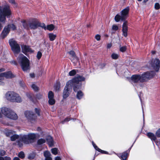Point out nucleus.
Wrapping results in <instances>:
<instances>
[{
  "label": "nucleus",
  "mask_w": 160,
  "mask_h": 160,
  "mask_svg": "<svg viewBox=\"0 0 160 160\" xmlns=\"http://www.w3.org/2000/svg\"><path fill=\"white\" fill-rule=\"evenodd\" d=\"M85 79V78L84 77L78 76L68 81L64 89L63 98H66L69 96L71 92L72 87H73V89L75 92L77 91L81 87V83L80 82L84 81Z\"/></svg>",
  "instance_id": "f257e3e1"
},
{
  "label": "nucleus",
  "mask_w": 160,
  "mask_h": 160,
  "mask_svg": "<svg viewBox=\"0 0 160 160\" xmlns=\"http://www.w3.org/2000/svg\"><path fill=\"white\" fill-rule=\"evenodd\" d=\"M155 74V72L153 71L147 72L141 75H133L131 77V79L135 83L144 82L153 78Z\"/></svg>",
  "instance_id": "f03ea898"
},
{
  "label": "nucleus",
  "mask_w": 160,
  "mask_h": 160,
  "mask_svg": "<svg viewBox=\"0 0 160 160\" xmlns=\"http://www.w3.org/2000/svg\"><path fill=\"white\" fill-rule=\"evenodd\" d=\"M11 14V11L8 5H6L2 7L0 6V22H4L6 20V17H10ZM2 26L0 23V31Z\"/></svg>",
  "instance_id": "7ed1b4c3"
},
{
  "label": "nucleus",
  "mask_w": 160,
  "mask_h": 160,
  "mask_svg": "<svg viewBox=\"0 0 160 160\" xmlns=\"http://www.w3.org/2000/svg\"><path fill=\"white\" fill-rule=\"evenodd\" d=\"M5 97L8 101L12 102L21 103L22 101L19 94L12 91L7 92L5 94Z\"/></svg>",
  "instance_id": "20e7f679"
},
{
  "label": "nucleus",
  "mask_w": 160,
  "mask_h": 160,
  "mask_svg": "<svg viewBox=\"0 0 160 160\" xmlns=\"http://www.w3.org/2000/svg\"><path fill=\"white\" fill-rule=\"evenodd\" d=\"M17 59L23 71H26L29 69V61L26 57L22 54H20Z\"/></svg>",
  "instance_id": "39448f33"
},
{
  "label": "nucleus",
  "mask_w": 160,
  "mask_h": 160,
  "mask_svg": "<svg viewBox=\"0 0 160 160\" xmlns=\"http://www.w3.org/2000/svg\"><path fill=\"white\" fill-rule=\"evenodd\" d=\"M39 135L38 134L30 133L27 135L21 136L19 138L21 141L26 144H28L32 142L35 139L39 138Z\"/></svg>",
  "instance_id": "423d86ee"
},
{
  "label": "nucleus",
  "mask_w": 160,
  "mask_h": 160,
  "mask_svg": "<svg viewBox=\"0 0 160 160\" xmlns=\"http://www.w3.org/2000/svg\"><path fill=\"white\" fill-rule=\"evenodd\" d=\"M2 113L6 117L13 120H16L18 118L17 114L9 108L3 107L1 108Z\"/></svg>",
  "instance_id": "0eeeda50"
},
{
  "label": "nucleus",
  "mask_w": 160,
  "mask_h": 160,
  "mask_svg": "<svg viewBox=\"0 0 160 160\" xmlns=\"http://www.w3.org/2000/svg\"><path fill=\"white\" fill-rule=\"evenodd\" d=\"M24 115L28 122L30 123H34L37 121V116L31 111H26L24 112Z\"/></svg>",
  "instance_id": "6e6552de"
},
{
  "label": "nucleus",
  "mask_w": 160,
  "mask_h": 160,
  "mask_svg": "<svg viewBox=\"0 0 160 160\" xmlns=\"http://www.w3.org/2000/svg\"><path fill=\"white\" fill-rule=\"evenodd\" d=\"M9 43L11 47L12 50L15 54H18L20 51V48L19 45L12 39L9 40Z\"/></svg>",
  "instance_id": "1a4fd4ad"
},
{
  "label": "nucleus",
  "mask_w": 160,
  "mask_h": 160,
  "mask_svg": "<svg viewBox=\"0 0 160 160\" xmlns=\"http://www.w3.org/2000/svg\"><path fill=\"white\" fill-rule=\"evenodd\" d=\"M14 77L11 71H8L0 74V85H3L5 83L4 82V78H11Z\"/></svg>",
  "instance_id": "9d476101"
},
{
  "label": "nucleus",
  "mask_w": 160,
  "mask_h": 160,
  "mask_svg": "<svg viewBox=\"0 0 160 160\" xmlns=\"http://www.w3.org/2000/svg\"><path fill=\"white\" fill-rule=\"evenodd\" d=\"M152 69L156 72L158 71L160 67V61L159 59H155L152 61L151 64Z\"/></svg>",
  "instance_id": "9b49d317"
},
{
  "label": "nucleus",
  "mask_w": 160,
  "mask_h": 160,
  "mask_svg": "<svg viewBox=\"0 0 160 160\" xmlns=\"http://www.w3.org/2000/svg\"><path fill=\"white\" fill-rule=\"evenodd\" d=\"M129 8L128 7H126L121 11V20L122 21H124L126 19L128 16L129 12Z\"/></svg>",
  "instance_id": "f8f14e48"
},
{
  "label": "nucleus",
  "mask_w": 160,
  "mask_h": 160,
  "mask_svg": "<svg viewBox=\"0 0 160 160\" xmlns=\"http://www.w3.org/2000/svg\"><path fill=\"white\" fill-rule=\"evenodd\" d=\"M29 27L31 29H35L39 26V21L36 19H33L28 23Z\"/></svg>",
  "instance_id": "ddd939ff"
},
{
  "label": "nucleus",
  "mask_w": 160,
  "mask_h": 160,
  "mask_svg": "<svg viewBox=\"0 0 160 160\" xmlns=\"http://www.w3.org/2000/svg\"><path fill=\"white\" fill-rule=\"evenodd\" d=\"M22 52L25 54L27 55L26 53L27 52H29L30 53H32L33 52V51L28 46L25 45H22L21 46Z\"/></svg>",
  "instance_id": "4468645a"
},
{
  "label": "nucleus",
  "mask_w": 160,
  "mask_h": 160,
  "mask_svg": "<svg viewBox=\"0 0 160 160\" xmlns=\"http://www.w3.org/2000/svg\"><path fill=\"white\" fill-rule=\"evenodd\" d=\"M147 135L148 137L150 138L152 140H153L156 143V144L158 146V142L157 140V137L156 135H155L154 133L149 132L147 133Z\"/></svg>",
  "instance_id": "2eb2a0df"
},
{
  "label": "nucleus",
  "mask_w": 160,
  "mask_h": 160,
  "mask_svg": "<svg viewBox=\"0 0 160 160\" xmlns=\"http://www.w3.org/2000/svg\"><path fill=\"white\" fill-rule=\"evenodd\" d=\"M10 31V29L8 28L7 26L5 27L1 34V38L3 39L8 34Z\"/></svg>",
  "instance_id": "dca6fc26"
},
{
  "label": "nucleus",
  "mask_w": 160,
  "mask_h": 160,
  "mask_svg": "<svg viewBox=\"0 0 160 160\" xmlns=\"http://www.w3.org/2000/svg\"><path fill=\"white\" fill-rule=\"evenodd\" d=\"M128 28L127 22V21H125L122 25V28L123 35L125 37H126L127 36Z\"/></svg>",
  "instance_id": "f3484780"
},
{
  "label": "nucleus",
  "mask_w": 160,
  "mask_h": 160,
  "mask_svg": "<svg viewBox=\"0 0 160 160\" xmlns=\"http://www.w3.org/2000/svg\"><path fill=\"white\" fill-rule=\"evenodd\" d=\"M46 140L48 144L50 147H52L54 146V141L51 136H47Z\"/></svg>",
  "instance_id": "a211bd4d"
},
{
  "label": "nucleus",
  "mask_w": 160,
  "mask_h": 160,
  "mask_svg": "<svg viewBox=\"0 0 160 160\" xmlns=\"http://www.w3.org/2000/svg\"><path fill=\"white\" fill-rule=\"evenodd\" d=\"M44 155L45 158V160H52V158L51 157V155L49 151H46L45 152Z\"/></svg>",
  "instance_id": "6ab92c4d"
},
{
  "label": "nucleus",
  "mask_w": 160,
  "mask_h": 160,
  "mask_svg": "<svg viewBox=\"0 0 160 160\" xmlns=\"http://www.w3.org/2000/svg\"><path fill=\"white\" fill-rule=\"evenodd\" d=\"M48 36L49 38L51 41H54L56 37V35L52 33H49L48 34Z\"/></svg>",
  "instance_id": "aec40b11"
},
{
  "label": "nucleus",
  "mask_w": 160,
  "mask_h": 160,
  "mask_svg": "<svg viewBox=\"0 0 160 160\" xmlns=\"http://www.w3.org/2000/svg\"><path fill=\"white\" fill-rule=\"evenodd\" d=\"M55 26L52 24H50L47 25L46 30H48L50 31H52L54 28Z\"/></svg>",
  "instance_id": "412c9836"
},
{
  "label": "nucleus",
  "mask_w": 160,
  "mask_h": 160,
  "mask_svg": "<svg viewBox=\"0 0 160 160\" xmlns=\"http://www.w3.org/2000/svg\"><path fill=\"white\" fill-rule=\"evenodd\" d=\"M128 152H125L123 153L121 156V158L123 160H126L128 156Z\"/></svg>",
  "instance_id": "4be33fe9"
},
{
  "label": "nucleus",
  "mask_w": 160,
  "mask_h": 160,
  "mask_svg": "<svg viewBox=\"0 0 160 160\" xmlns=\"http://www.w3.org/2000/svg\"><path fill=\"white\" fill-rule=\"evenodd\" d=\"M83 96V93L81 91H79L77 92V97L78 99H81L82 98Z\"/></svg>",
  "instance_id": "5701e85b"
},
{
  "label": "nucleus",
  "mask_w": 160,
  "mask_h": 160,
  "mask_svg": "<svg viewBox=\"0 0 160 160\" xmlns=\"http://www.w3.org/2000/svg\"><path fill=\"white\" fill-rule=\"evenodd\" d=\"M31 87L32 89L35 92H37L39 90V88L38 87L37 85L35 84H32Z\"/></svg>",
  "instance_id": "b1692460"
},
{
  "label": "nucleus",
  "mask_w": 160,
  "mask_h": 160,
  "mask_svg": "<svg viewBox=\"0 0 160 160\" xmlns=\"http://www.w3.org/2000/svg\"><path fill=\"white\" fill-rule=\"evenodd\" d=\"M19 138V136L18 135L14 134L11 137V140L12 141H14L17 139Z\"/></svg>",
  "instance_id": "393cba45"
},
{
  "label": "nucleus",
  "mask_w": 160,
  "mask_h": 160,
  "mask_svg": "<svg viewBox=\"0 0 160 160\" xmlns=\"http://www.w3.org/2000/svg\"><path fill=\"white\" fill-rule=\"evenodd\" d=\"M13 132L11 130H6L5 132V134L7 136H9L13 134Z\"/></svg>",
  "instance_id": "a878e982"
},
{
  "label": "nucleus",
  "mask_w": 160,
  "mask_h": 160,
  "mask_svg": "<svg viewBox=\"0 0 160 160\" xmlns=\"http://www.w3.org/2000/svg\"><path fill=\"white\" fill-rule=\"evenodd\" d=\"M48 102L50 105H52L55 103V101L53 98H49V99Z\"/></svg>",
  "instance_id": "bb28decb"
},
{
  "label": "nucleus",
  "mask_w": 160,
  "mask_h": 160,
  "mask_svg": "<svg viewBox=\"0 0 160 160\" xmlns=\"http://www.w3.org/2000/svg\"><path fill=\"white\" fill-rule=\"evenodd\" d=\"M7 27L8 28L10 29H10L14 30L16 29L15 26L13 24L8 25V26H7Z\"/></svg>",
  "instance_id": "cd10ccee"
},
{
  "label": "nucleus",
  "mask_w": 160,
  "mask_h": 160,
  "mask_svg": "<svg viewBox=\"0 0 160 160\" xmlns=\"http://www.w3.org/2000/svg\"><path fill=\"white\" fill-rule=\"evenodd\" d=\"M52 153L55 155L58 154V148H54L51 149Z\"/></svg>",
  "instance_id": "c85d7f7f"
},
{
  "label": "nucleus",
  "mask_w": 160,
  "mask_h": 160,
  "mask_svg": "<svg viewBox=\"0 0 160 160\" xmlns=\"http://www.w3.org/2000/svg\"><path fill=\"white\" fill-rule=\"evenodd\" d=\"M115 20L116 22H118L121 20V16L118 14H117L115 17Z\"/></svg>",
  "instance_id": "c756f323"
},
{
  "label": "nucleus",
  "mask_w": 160,
  "mask_h": 160,
  "mask_svg": "<svg viewBox=\"0 0 160 160\" xmlns=\"http://www.w3.org/2000/svg\"><path fill=\"white\" fill-rule=\"evenodd\" d=\"M35 155L34 153H30L28 156V158L29 159H33L34 158Z\"/></svg>",
  "instance_id": "7c9ffc66"
},
{
  "label": "nucleus",
  "mask_w": 160,
  "mask_h": 160,
  "mask_svg": "<svg viewBox=\"0 0 160 160\" xmlns=\"http://www.w3.org/2000/svg\"><path fill=\"white\" fill-rule=\"evenodd\" d=\"M119 55L118 54L113 53L111 55V57L113 59H116L118 58Z\"/></svg>",
  "instance_id": "2f4dec72"
},
{
  "label": "nucleus",
  "mask_w": 160,
  "mask_h": 160,
  "mask_svg": "<svg viewBox=\"0 0 160 160\" xmlns=\"http://www.w3.org/2000/svg\"><path fill=\"white\" fill-rule=\"evenodd\" d=\"M76 73V70L73 69L70 71L69 73V75L70 76H73Z\"/></svg>",
  "instance_id": "473e14b6"
},
{
  "label": "nucleus",
  "mask_w": 160,
  "mask_h": 160,
  "mask_svg": "<svg viewBox=\"0 0 160 160\" xmlns=\"http://www.w3.org/2000/svg\"><path fill=\"white\" fill-rule=\"evenodd\" d=\"M54 98V94L53 92L50 91L48 93V98L49 99L53 98Z\"/></svg>",
  "instance_id": "72a5a7b5"
},
{
  "label": "nucleus",
  "mask_w": 160,
  "mask_h": 160,
  "mask_svg": "<svg viewBox=\"0 0 160 160\" xmlns=\"http://www.w3.org/2000/svg\"><path fill=\"white\" fill-rule=\"evenodd\" d=\"M18 156L21 158H23L25 157L24 153L23 152H21L19 153Z\"/></svg>",
  "instance_id": "f704fd0d"
},
{
  "label": "nucleus",
  "mask_w": 160,
  "mask_h": 160,
  "mask_svg": "<svg viewBox=\"0 0 160 160\" xmlns=\"http://www.w3.org/2000/svg\"><path fill=\"white\" fill-rule=\"evenodd\" d=\"M69 53L72 57L76 58L75 53L73 51H71L69 52Z\"/></svg>",
  "instance_id": "c9c22d12"
},
{
  "label": "nucleus",
  "mask_w": 160,
  "mask_h": 160,
  "mask_svg": "<svg viewBox=\"0 0 160 160\" xmlns=\"http://www.w3.org/2000/svg\"><path fill=\"white\" fill-rule=\"evenodd\" d=\"M40 109L39 108H35V112L38 116L40 115Z\"/></svg>",
  "instance_id": "e433bc0d"
},
{
  "label": "nucleus",
  "mask_w": 160,
  "mask_h": 160,
  "mask_svg": "<svg viewBox=\"0 0 160 160\" xmlns=\"http://www.w3.org/2000/svg\"><path fill=\"white\" fill-rule=\"evenodd\" d=\"M156 135L158 138L160 137V128L156 131Z\"/></svg>",
  "instance_id": "4c0bfd02"
},
{
  "label": "nucleus",
  "mask_w": 160,
  "mask_h": 160,
  "mask_svg": "<svg viewBox=\"0 0 160 160\" xmlns=\"http://www.w3.org/2000/svg\"><path fill=\"white\" fill-rule=\"evenodd\" d=\"M154 8L156 10L159 9L160 8V5L159 3H156L155 4Z\"/></svg>",
  "instance_id": "58836bf2"
},
{
  "label": "nucleus",
  "mask_w": 160,
  "mask_h": 160,
  "mask_svg": "<svg viewBox=\"0 0 160 160\" xmlns=\"http://www.w3.org/2000/svg\"><path fill=\"white\" fill-rule=\"evenodd\" d=\"M22 22L24 28H28V26L26 22L25 21H23Z\"/></svg>",
  "instance_id": "ea45409f"
},
{
  "label": "nucleus",
  "mask_w": 160,
  "mask_h": 160,
  "mask_svg": "<svg viewBox=\"0 0 160 160\" xmlns=\"http://www.w3.org/2000/svg\"><path fill=\"white\" fill-rule=\"evenodd\" d=\"M26 95L27 97L30 100H32V96L31 95V94L29 92H27L26 93Z\"/></svg>",
  "instance_id": "a19ab883"
},
{
  "label": "nucleus",
  "mask_w": 160,
  "mask_h": 160,
  "mask_svg": "<svg viewBox=\"0 0 160 160\" xmlns=\"http://www.w3.org/2000/svg\"><path fill=\"white\" fill-rule=\"evenodd\" d=\"M126 46H123L121 47L120 48V51L122 52H124L126 51Z\"/></svg>",
  "instance_id": "79ce46f5"
},
{
  "label": "nucleus",
  "mask_w": 160,
  "mask_h": 160,
  "mask_svg": "<svg viewBox=\"0 0 160 160\" xmlns=\"http://www.w3.org/2000/svg\"><path fill=\"white\" fill-rule=\"evenodd\" d=\"M118 27L117 25H113L112 26V29L113 30L116 31L118 29Z\"/></svg>",
  "instance_id": "37998d69"
},
{
  "label": "nucleus",
  "mask_w": 160,
  "mask_h": 160,
  "mask_svg": "<svg viewBox=\"0 0 160 160\" xmlns=\"http://www.w3.org/2000/svg\"><path fill=\"white\" fill-rule=\"evenodd\" d=\"M5 152L3 150H1L0 152V155L2 156H4L5 155Z\"/></svg>",
  "instance_id": "c03bdc74"
},
{
  "label": "nucleus",
  "mask_w": 160,
  "mask_h": 160,
  "mask_svg": "<svg viewBox=\"0 0 160 160\" xmlns=\"http://www.w3.org/2000/svg\"><path fill=\"white\" fill-rule=\"evenodd\" d=\"M41 27L43 28L45 30H46L47 28V26H46L44 23H42L41 25Z\"/></svg>",
  "instance_id": "a18cd8bd"
},
{
  "label": "nucleus",
  "mask_w": 160,
  "mask_h": 160,
  "mask_svg": "<svg viewBox=\"0 0 160 160\" xmlns=\"http://www.w3.org/2000/svg\"><path fill=\"white\" fill-rule=\"evenodd\" d=\"M95 38L98 41H99L100 40L101 36L100 35L97 34L95 36Z\"/></svg>",
  "instance_id": "49530a36"
},
{
  "label": "nucleus",
  "mask_w": 160,
  "mask_h": 160,
  "mask_svg": "<svg viewBox=\"0 0 160 160\" xmlns=\"http://www.w3.org/2000/svg\"><path fill=\"white\" fill-rule=\"evenodd\" d=\"M36 146L37 147H40V140H38Z\"/></svg>",
  "instance_id": "de8ad7c7"
},
{
  "label": "nucleus",
  "mask_w": 160,
  "mask_h": 160,
  "mask_svg": "<svg viewBox=\"0 0 160 160\" xmlns=\"http://www.w3.org/2000/svg\"><path fill=\"white\" fill-rule=\"evenodd\" d=\"M46 140L45 139L41 138V144L45 143Z\"/></svg>",
  "instance_id": "09e8293b"
},
{
  "label": "nucleus",
  "mask_w": 160,
  "mask_h": 160,
  "mask_svg": "<svg viewBox=\"0 0 160 160\" xmlns=\"http://www.w3.org/2000/svg\"><path fill=\"white\" fill-rule=\"evenodd\" d=\"M95 148L98 152L102 151V150L99 148L97 146H95V147H94Z\"/></svg>",
  "instance_id": "8fccbe9b"
},
{
  "label": "nucleus",
  "mask_w": 160,
  "mask_h": 160,
  "mask_svg": "<svg viewBox=\"0 0 160 160\" xmlns=\"http://www.w3.org/2000/svg\"><path fill=\"white\" fill-rule=\"evenodd\" d=\"M35 98L37 99H39V98H40V94L39 93L38 94H36V95H35Z\"/></svg>",
  "instance_id": "3c124183"
},
{
  "label": "nucleus",
  "mask_w": 160,
  "mask_h": 160,
  "mask_svg": "<svg viewBox=\"0 0 160 160\" xmlns=\"http://www.w3.org/2000/svg\"><path fill=\"white\" fill-rule=\"evenodd\" d=\"M4 160H11V158L8 157H4Z\"/></svg>",
  "instance_id": "603ef678"
},
{
  "label": "nucleus",
  "mask_w": 160,
  "mask_h": 160,
  "mask_svg": "<svg viewBox=\"0 0 160 160\" xmlns=\"http://www.w3.org/2000/svg\"><path fill=\"white\" fill-rule=\"evenodd\" d=\"M70 120V119L69 118H66L62 122V123H64V122H65L68 121Z\"/></svg>",
  "instance_id": "864d4df0"
},
{
  "label": "nucleus",
  "mask_w": 160,
  "mask_h": 160,
  "mask_svg": "<svg viewBox=\"0 0 160 160\" xmlns=\"http://www.w3.org/2000/svg\"><path fill=\"white\" fill-rule=\"evenodd\" d=\"M112 46V44L111 43H108L107 46V48H111Z\"/></svg>",
  "instance_id": "5fc2aeb1"
},
{
  "label": "nucleus",
  "mask_w": 160,
  "mask_h": 160,
  "mask_svg": "<svg viewBox=\"0 0 160 160\" xmlns=\"http://www.w3.org/2000/svg\"><path fill=\"white\" fill-rule=\"evenodd\" d=\"M37 57L38 60L40 59V52H38L37 55Z\"/></svg>",
  "instance_id": "6e6d98bb"
},
{
  "label": "nucleus",
  "mask_w": 160,
  "mask_h": 160,
  "mask_svg": "<svg viewBox=\"0 0 160 160\" xmlns=\"http://www.w3.org/2000/svg\"><path fill=\"white\" fill-rule=\"evenodd\" d=\"M61 158L59 156H57L55 158V160H61Z\"/></svg>",
  "instance_id": "4d7b16f0"
},
{
  "label": "nucleus",
  "mask_w": 160,
  "mask_h": 160,
  "mask_svg": "<svg viewBox=\"0 0 160 160\" xmlns=\"http://www.w3.org/2000/svg\"><path fill=\"white\" fill-rule=\"evenodd\" d=\"M9 2L12 4H15V3L14 0H9Z\"/></svg>",
  "instance_id": "13d9d810"
},
{
  "label": "nucleus",
  "mask_w": 160,
  "mask_h": 160,
  "mask_svg": "<svg viewBox=\"0 0 160 160\" xmlns=\"http://www.w3.org/2000/svg\"><path fill=\"white\" fill-rule=\"evenodd\" d=\"M18 145L20 146L21 147L22 145V142H21L20 141L18 142Z\"/></svg>",
  "instance_id": "bf43d9fd"
},
{
  "label": "nucleus",
  "mask_w": 160,
  "mask_h": 160,
  "mask_svg": "<svg viewBox=\"0 0 160 160\" xmlns=\"http://www.w3.org/2000/svg\"><path fill=\"white\" fill-rule=\"evenodd\" d=\"M12 160H20V159L18 157H15Z\"/></svg>",
  "instance_id": "052dcab7"
},
{
  "label": "nucleus",
  "mask_w": 160,
  "mask_h": 160,
  "mask_svg": "<svg viewBox=\"0 0 160 160\" xmlns=\"http://www.w3.org/2000/svg\"><path fill=\"white\" fill-rule=\"evenodd\" d=\"M30 75L31 77L32 78H33L34 76V73H30Z\"/></svg>",
  "instance_id": "680f3d73"
},
{
  "label": "nucleus",
  "mask_w": 160,
  "mask_h": 160,
  "mask_svg": "<svg viewBox=\"0 0 160 160\" xmlns=\"http://www.w3.org/2000/svg\"><path fill=\"white\" fill-rule=\"evenodd\" d=\"M5 70V69L4 68H2L0 69V72H2L3 71H4Z\"/></svg>",
  "instance_id": "e2e57ef3"
},
{
  "label": "nucleus",
  "mask_w": 160,
  "mask_h": 160,
  "mask_svg": "<svg viewBox=\"0 0 160 160\" xmlns=\"http://www.w3.org/2000/svg\"><path fill=\"white\" fill-rule=\"evenodd\" d=\"M100 152L103 153L107 154L108 153L106 151L103 150H102V151H100Z\"/></svg>",
  "instance_id": "0e129e2a"
},
{
  "label": "nucleus",
  "mask_w": 160,
  "mask_h": 160,
  "mask_svg": "<svg viewBox=\"0 0 160 160\" xmlns=\"http://www.w3.org/2000/svg\"><path fill=\"white\" fill-rule=\"evenodd\" d=\"M12 63L13 64H14L15 65H16V62L15 61H12Z\"/></svg>",
  "instance_id": "69168bd1"
},
{
  "label": "nucleus",
  "mask_w": 160,
  "mask_h": 160,
  "mask_svg": "<svg viewBox=\"0 0 160 160\" xmlns=\"http://www.w3.org/2000/svg\"><path fill=\"white\" fill-rule=\"evenodd\" d=\"M0 160H4V157H0Z\"/></svg>",
  "instance_id": "338daca9"
},
{
  "label": "nucleus",
  "mask_w": 160,
  "mask_h": 160,
  "mask_svg": "<svg viewBox=\"0 0 160 160\" xmlns=\"http://www.w3.org/2000/svg\"><path fill=\"white\" fill-rule=\"evenodd\" d=\"M92 145L94 147H95V146H96L93 142H92Z\"/></svg>",
  "instance_id": "774afa93"
}]
</instances>
